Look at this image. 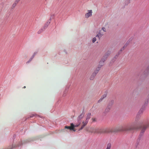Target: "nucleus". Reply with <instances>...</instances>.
<instances>
[{"mask_svg": "<svg viewBox=\"0 0 149 149\" xmlns=\"http://www.w3.org/2000/svg\"><path fill=\"white\" fill-rule=\"evenodd\" d=\"M144 110V109L143 108L140 109L137 115L135 120V124H140L143 127L139 136V138H140L143 135L147 127H149V123H145L143 120L140 119L141 115L142 113Z\"/></svg>", "mask_w": 149, "mask_h": 149, "instance_id": "f257e3e1", "label": "nucleus"}, {"mask_svg": "<svg viewBox=\"0 0 149 149\" xmlns=\"http://www.w3.org/2000/svg\"><path fill=\"white\" fill-rule=\"evenodd\" d=\"M135 120L132 124H128L118 127V132L122 131L129 132L139 129H142L143 127L140 124H135Z\"/></svg>", "mask_w": 149, "mask_h": 149, "instance_id": "f03ea898", "label": "nucleus"}, {"mask_svg": "<svg viewBox=\"0 0 149 149\" xmlns=\"http://www.w3.org/2000/svg\"><path fill=\"white\" fill-rule=\"evenodd\" d=\"M91 114L90 113L87 114L86 117V120L85 121H83L82 122L83 125H82L81 127L79 129V131L82 130L84 127L87 125L89 119L91 118Z\"/></svg>", "mask_w": 149, "mask_h": 149, "instance_id": "7ed1b4c3", "label": "nucleus"}, {"mask_svg": "<svg viewBox=\"0 0 149 149\" xmlns=\"http://www.w3.org/2000/svg\"><path fill=\"white\" fill-rule=\"evenodd\" d=\"M87 131H88V130H87ZM88 131L91 133L100 134L101 132V128L92 127L90 128Z\"/></svg>", "mask_w": 149, "mask_h": 149, "instance_id": "20e7f679", "label": "nucleus"}, {"mask_svg": "<svg viewBox=\"0 0 149 149\" xmlns=\"http://www.w3.org/2000/svg\"><path fill=\"white\" fill-rule=\"evenodd\" d=\"M108 133L118 132V127L116 128H106Z\"/></svg>", "mask_w": 149, "mask_h": 149, "instance_id": "39448f33", "label": "nucleus"}, {"mask_svg": "<svg viewBox=\"0 0 149 149\" xmlns=\"http://www.w3.org/2000/svg\"><path fill=\"white\" fill-rule=\"evenodd\" d=\"M51 22L50 19H49L47 22L45 24L43 29H42L41 30L39 31L38 33H40L42 32L45 29H46Z\"/></svg>", "mask_w": 149, "mask_h": 149, "instance_id": "423d86ee", "label": "nucleus"}, {"mask_svg": "<svg viewBox=\"0 0 149 149\" xmlns=\"http://www.w3.org/2000/svg\"><path fill=\"white\" fill-rule=\"evenodd\" d=\"M111 54V51H107V52H106L105 54H104L102 59V60H103L104 61H105L107 59V58L109 55L110 54Z\"/></svg>", "mask_w": 149, "mask_h": 149, "instance_id": "0eeeda50", "label": "nucleus"}, {"mask_svg": "<svg viewBox=\"0 0 149 149\" xmlns=\"http://www.w3.org/2000/svg\"><path fill=\"white\" fill-rule=\"evenodd\" d=\"M149 73V70L147 68L143 72L142 74L140 77H146Z\"/></svg>", "mask_w": 149, "mask_h": 149, "instance_id": "6e6552de", "label": "nucleus"}, {"mask_svg": "<svg viewBox=\"0 0 149 149\" xmlns=\"http://www.w3.org/2000/svg\"><path fill=\"white\" fill-rule=\"evenodd\" d=\"M84 113H82L80 114L77 117V120L78 123H80V124L81 123V120L84 117Z\"/></svg>", "mask_w": 149, "mask_h": 149, "instance_id": "1a4fd4ad", "label": "nucleus"}, {"mask_svg": "<svg viewBox=\"0 0 149 149\" xmlns=\"http://www.w3.org/2000/svg\"><path fill=\"white\" fill-rule=\"evenodd\" d=\"M88 12L86 13L85 15L86 18H88L92 15V10H88Z\"/></svg>", "mask_w": 149, "mask_h": 149, "instance_id": "9d476101", "label": "nucleus"}, {"mask_svg": "<svg viewBox=\"0 0 149 149\" xmlns=\"http://www.w3.org/2000/svg\"><path fill=\"white\" fill-rule=\"evenodd\" d=\"M111 109V108L107 106L104 111L103 113L104 115H106L109 112Z\"/></svg>", "mask_w": 149, "mask_h": 149, "instance_id": "9b49d317", "label": "nucleus"}, {"mask_svg": "<svg viewBox=\"0 0 149 149\" xmlns=\"http://www.w3.org/2000/svg\"><path fill=\"white\" fill-rule=\"evenodd\" d=\"M114 102V101L113 100H111L109 102L107 106L111 108Z\"/></svg>", "mask_w": 149, "mask_h": 149, "instance_id": "f8f14e48", "label": "nucleus"}, {"mask_svg": "<svg viewBox=\"0 0 149 149\" xmlns=\"http://www.w3.org/2000/svg\"><path fill=\"white\" fill-rule=\"evenodd\" d=\"M119 54H120L119 52L118 53L116 54L114 56V57L111 60V62L112 63H113L118 58Z\"/></svg>", "mask_w": 149, "mask_h": 149, "instance_id": "ddd939ff", "label": "nucleus"}, {"mask_svg": "<svg viewBox=\"0 0 149 149\" xmlns=\"http://www.w3.org/2000/svg\"><path fill=\"white\" fill-rule=\"evenodd\" d=\"M97 73L94 72L92 74L91 76L90 77V79L91 80H93L94 78H95L96 75L97 74Z\"/></svg>", "mask_w": 149, "mask_h": 149, "instance_id": "4468645a", "label": "nucleus"}, {"mask_svg": "<svg viewBox=\"0 0 149 149\" xmlns=\"http://www.w3.org/2000/svg\"><path fill=\"white\" fill-rule=\"evenodd\" d=\"M107 95V94H104V95H103L101 96V98L98 100V103H99L101 102L104 98L106 97Z\"/></svg>", "mask_w": 149, "mask_h": 149, "instance_id": "2eb2a0df", "label": "nucleus"}, {"mask_svg": "<svg viewBox=\"0 0 149 149\" xmlns=\"http://www.w3.org/2000/svg\"><path fill=\"white\" fill-rule=\"evenodd\" d=\"M101 30L100 31L99 33H98L97 35L96 36V37H97L99 38V39H100L101 37L103 35V34L102 33H101Z\"/></svg>", "mask_w": 149, "mask_h": 149, "instance_id": "dca6fc26", "label": "nucleus"}, {"mask_svg": "<svg viewBox=\"0 0 149 149\" xmlns=\"http://www.w3.org/2000/svg\"><path fill=\"white\" fill-rule=\"evenodd\" d=\"M105 61H104L103 60H102V59L101 58V60L99 62V65L100 66H101V67L102 66L104 65V62Z\"/></svg>", "mask_w": 149, "mask_h": 149, "instance_id": "f3484780", "label": "nucleus"}, {"mask_svg": "<svg viewBox=\"0 0 149 149\" xmlns=\"http://www.w3.org/2000/svg\"><path fill=\"white\" fill-rule=\"evenodd\" d=\"M108 133L106 128L105 129H101V132L100 133Z\"/></svg>", "mask_w": 149, "mask_h": 149, "instance_id": "a211bd4d", "label": "nucleus"}, {"mask_svg": "<svg viewBox=\"0 0 149 149\" xmlns=\"http://www.w3.org/2000/svg\"><path fill=\"white\" fill-rule=\"evenodd\" d=\"M101 66H100L99 65H98V67L96 68V69L94 71V72L97 74L100 70V68H101Z\"/></svg>", "mask_w": 149, "mask_h": 149, "instance_id": "6ab92c4d", "label": "nucleus"}, {"mask_svg": "<svg viewBox=\"0 0 149 149\" xmlns=\"http://www.w3.org/2000/svg\"><path fill=\"white\" fill-rule=\"evenodd\" d=\"M18 2H17L15 0V2L13 4L12 6L11 7V9H13L16 6L17 3Z\"/></svg>", "mask_w": 149, "mask_h": 149, "instance_id": "aec40b11", "label": "nucleus"}, {"mask_svg": "<svg viewBox=\"0 0 149 149\" xmlns=\"http://www.w3.org/2000/svg\"><path fill=\"white\" fill-rule=\"evenodd\" d=\"M148 102H149L148 101H147L146 100H145L144 102V104L143 105V107H145L146 106Z\"/></svg>", "mask_w": 149, "mask_h": 149, "instance_id": "412c9836", "label": "nucleus"}, {"mask_svg": "<svg viewBox=\"0 0 149 149\" xmlns=\"http://www.w3.org/2000/svg\"><path fill=\"white\" fill-rule=\"evenodd\" d=\"M111 144L110 143H109L107 144V148L106 149H110L111 148Z\"/></svg>", "mask_w": 149, "mask_h": 149, "instance_id": "4be33fe9", "label": "nucleus"}, {"mask_svg": "<svg viewBox=\"0 0 149 149\" xmlns=\"http://www.w3.org/2000/svg\"><path fill=\"white\" fill-rule=\"evenodd\" d=\"M65 129H70V130L73 129L72 128H71V127L70 126H66L65 127Z\"/></svg>", "mask_w": 149, "mask_h": 149, "instance_id": "5701e85b", "label": "nucleus"}, {"mask_svg": "<svg viewBox=\"0 0 149 149\" xmlns=\"http://www.w3.org/2000/svg\"><path fill=\"white\" fill-rule=\"evenodd\" d=\"M33 56H32L30 58L29 60L26 62V63H30L33 59Z\"/></svg>", "mask_w": 149, "mask_h": 149, "instance_id": "b1692460", "label": "nucleus"}, {"mask_svg": "<svg viewBox=\"0 0 149 149\" xmlns=\"http://www.w3.org/2000/svg\"><path fill=\"white\" fill-rule=\"evenodd\" d=\"M131 0H127L125 1V4L126 5H127L128 4H129L130 3V1Z\"/></svg>", "mask_w": 149, "mask_h": 149, "instance_id": "393cba45", "label": "nucleus"}, {"mask_svg": "<svg viewBox=\"0 0 149 149\" xmlns=\"http://www.w3.org/2000/svg\"><path fill=\"white\" fill-rule=\"evenodd\" d=\"M101 30H102L104 32H106L107 31L106 29L104 27H103L101 29Z\"/></svg>", "mask_w": 149, "mask_h": 149, "instance_id": "a878e982", "label": "nucleus"}, {"mask_svg": "<svg viewBox=\"0 0 149 149\" xmlns=\"http://www.w3.org/2000/svg\"><path fill=\"white\" fill-rule=\"evenodd\" d=\"M96 38L95 37H94L93 39L92 42L93 43H94L96 41Z\"/></svg>", "mask_w": 149, "mask_h": 149, "instance_id": "bb28decb", "label": "nucleus"}, {"mask_svg": "<svg viewBox=\"0 0 149 149\" xmlns=\"http://www.w3.org/2000/svg\"><path fill=\"white\" fill-rule=\"evenodd\" d=\"M54 14L52 15H51V16L50 17V19H50V21H51V19H52V18L54 17Z\"/></svg>", "mask_w": 149, "mask_h": 149, "instance_id": "cd10ccee", "label": "nucleus"}, {"mask_svg": "<svg viewBox=\"0 0 149 149\" xmlns=\"http://www.w3.org/2000/svg\"><path fill=\"white\" fill-rule=\"evenodd\" d=\"M70 125H71V128H73L72 130H73L74 128V125L73 124V123H71Z\"/></svg>", "mask_w": 149, "mask_h": 149, "instance_id": "c85d7f7f", "label": "nucleus"}, {"mask_svg": "<svg viewBox=\"0 0 149 149\" xmlns=\"http://www.w3.org/2000/svg\"><path fill=\"white\" fill-rule=\"evenodd\" d=\"M124 49V47H123L118 52H119L120 54L121 53V52Z\"/></svg>", "mask_w": 149, "mask_h": 149, "instance_id": "c756f323", "label": "nucleus"}, {"mask_svg": "<svg viewBox=\"0 0 149 149\" xmlns=\"http://www.w3.org/2000/svg\"><path fill=\"white\" fill-rule=\"evenodd\" d=\"M37 52H34L33 54V55L32 56H33V58L35 56V55L37 54Z\"/></svg>", "mask_w": 149, "mask_h": 149, "instance_id": "7c9ffc66", "label": "nucleus"}, {"mask_svg": "<svg viewBox=\"0 0 149 149\" xmlns=\"http://www.w3.org/2000/svg\"><path fill=\"white\" fill-rule=\"evenodd\" d=\"M147 101H148V102H149V97L148 96H147V98L146 100Z\"/></svg>", "mask_w": 149, "mask_h": 149, "instance_id": "2f4dec72", "label": "nucleus"}, {"mask_svg": "<svg viewBox=\"0 0 149 149\" xmlns=\"http://www.w3.org/2000/svg\"><path fill=\"white\" fill-rule=\"evenodd\" d=\"M147 101H148V102H149V97L148 96H147V98L146 100Z\"/></svg>", "mask_w": 149, "mask_h": 149, "instance_id": "473e14b6", "label": "nucleus"}, {"mask_svg": "<svg viewBox=\"0 0 149 149\" xmlns=\"http://www.w3.org/2000/svg\"><path fill=\"white\" fill-rule=\"evenodd\" d=\"M79 123V124L77 125H74V128L75 127H78V126H79V125L80 124V123Z\"/></svg>", "mask_w": 149, "mask_h": 149, "instance_id": "72a5a7b5", "label": "nucleus"}, {"mask_svg": "<svg viewBox=\"0 0 149 149\" xmlns=\"http://www.w3.org/2000/svg\"><path fill=\"white\" fill-rule=\"evenodd\" d=\"M92 120L93 122H95L96 121L95 119V118H92Z\"/></svg>", "mask_w": 149, "mask_h": 149, "instance_id": "f704fd0d", "label": "nucleus"}, {"mask_svg": "<svg viewBox=\"0 0 149 149\" xmlns=\"http://www.w3.org/2000/svg\"><path fill=\"white\" fill-rule=\"evenodd\" d=\"M35 116V115L33 114V115H32L30 117V118H31V117H33V116Z\"/></svg>", "mask_w": 149, "mask_h": 149, "instance_id": "c9c22d12", "label": "nucleus"}, {"mask_svg": "<svg viewBox=\"0 0 149 149\" xmlns=\"http://www.w3.org/2000/svg\"><path fill=\"white\" fill-rule=\"evenodd\" d=\"M127 46V45H125L123 47H124V48H125V47H126Z\"/></svg>", "mask_w": 149, "mask_h": 149, "instance_id": "e433bc0d", "label": "nucleus"}, {"mask_svg": "<svg viewBox=\"0 0 149 149\" xmlns=\"http://www.w3.org/2000/svg\"><path fill=\"white\" fill-rule=\"evenodd\" d=\"M73 130L74 132H75L76 131V130L74 129V128L73 130Z\"/></svg>", "mask_w": 149, "mask_h": 149, "instance_id": "4c0bfd02", "label": "nucleus"}, {"mask_svg": "<svg viewBox=\"0 0 149 149\" xmlns=\"http://www.w3.org/2000/svg\"><path fill=\"white\" fill-rule=\"evenodd\" d=\"M20 0H16V1L18 2H19L20 1Z\"/></svg>", "mask_w": 149, "mask_h": 149, "instance_id": "58836bf2", "label": "nucleus"}, {"mask_svg": "<svg viewBox=\"0 0 149 149\" xmlns=\"http://www.w3.org/2000/svg\"><path fill=\"white\" fill-rule=\"evenodd\" d=\"M26 86H24V87H23V88H26Z\"/></svg>", "mask_w": 149, "mask_h": 149, "instance_id": "ea45409f", "label": "nucleus"}, {"mask_svg": "<svg viewBox=\"0 0 149 149\" xmlns=\"http://www.w3.org/2000/svg\"><path fill=\"white\" fill-rule=\"evenodd\" d=\"M148 96H149V94H148Z\"/></svg>", "mask_w": 149, "mask_h": 149, "instance_id": "a19ab883", "label": "nucleus"}]
</instances>
